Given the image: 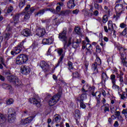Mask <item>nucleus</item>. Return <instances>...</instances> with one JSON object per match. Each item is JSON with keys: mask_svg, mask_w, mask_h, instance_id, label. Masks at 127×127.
Masks as SVG:
<instances>
[{"mask_svg": "<svg viewBox=\"0 0 127 127\" xmlns=\"http://www.w3.org/2000/svg\"><path fill=\"white\" fill-rule=\"evenodd\" d=\"M59 38L61 41L64 43V49H66L67 47H69L72 44V37H69L68 40L67 29L66 28H64L62 32L59 33Z\"/></svg>", "mask_w": 127, "mask_h": 127, "instance_id": "f257e3e1", "label": "nucleus"}, {"mask_svg": "<svg viewBox=\"0 0 127 127\" xmlns=\"http://www.w3.org/2000/svg\"><path fill=\"white\" fill-rule=\"evenodd\" d=\"M25 40L22 41L21 42L19 43L16 47L13 48L12 51H11V55L15 56L17 54H19L23 49H24V43Z\"/></svg>", "mask_w": 127, "mask_h": 127, "instance_id": "f03ea898", "label": "nucleus"}, {"mask_svg": "<svg viewBox=\"0 0 127 127\" xmlns=\"http://www.w3.org/2000/svg\"><path fill=\"white\" fill-rule=\"evenodd\" d=\"M62 96V90L58 91V93L53 96L49 101V105L51 107L54 106L55 104H57V102L60 100Z\"/></svg>", "mask_w": 127, "mask_h": 127, "instance_id": "7ed1b4c3", "label": "nucleus"}, {"mask_svg": "<svg viewBox=\"0 0 127 127\" xmlns=\"http://www.w3.org/2000/svg\"><path fill=\"white\" fill-rule=\"evenodd\" d=\"M16 117V110L13 108H10L8 110V122L10 124L14 123Z\"/></svg>", "mask_w": 127, "mask_h": 127, "instance_id": "20e7f679", "label": "nucleus"}, {"mask_svg": "<svg viewBox=\"0 0 127 127\" xmlns=\"http://www.w3.org/2000/svg\"><path fill=\"white\" fill-rule=\"evenodd\" d=\"M28 61V56L25 54H20L16 58L17 65H23Z\"/></svg>", "mask_w": 127, "mask_h": 127, "instance_id": "39448f33", "label": "nucleus"}, {"mask_svg": "<svg viewBox=\"0 0 127 127\" xmlns=\"http://www.w3.org/2000/svg\"><path fill=\"white\" fill-rule=\"evenodd\" d=\"M87 99V93H82L81 95L75 98V101L80 103V107L81 109H86V105L84 104V100Z\"/></svg>", "mask_w": 127, "mask_h": 127, "instance_id": "423d86ee", "label": "nucleus"}, {"mask_svg": "<svg viewBox=\"0 0 127 127\" xmlns=\"http://www.w3.org/2000/svg\"><path fill=\"white\" fill-rule=\"evenodd\" d=\"M115 10L117 12L116 16L117 18L121 17V15L124 13L126 7L123 4H116L115 7Z\"/></svg>", "mask_w": 127, "mask_h": 127, "instance_id": "0eeeda50", "label": "nucleus"}, {"mask_svg": "<svg viewBox=\"0 0 127 127\" xmlns=\"http://www.w3.org/2000/svg\"><path fill=\"white\" fill-rule=\"evenodd\" d=\"M7 80L9 81V82L12 83L13 85L16 86L17 87L21 86V84H22L20 80H19L17 77L14 75H10L8 76Z\"/></svg>", "mask_w": 127, "mask_h": 127, "instance_id": "6e6552de", "label": "nucleus"}, {"mask_svg": "<svg viewBox=\"0 0 127 127\" xmlns=\"http://www.w3.org/2000/svg\"><path fill=\"white\" fill-rule=\"evenodd\" d=\"M101 64L102 60H101L100 57L97 56L95 63L91 65L92 70H94V72L93 74H97V73H98V66H101Z\"/></svg>", "mask_w": 127, "mask_h": 127, "instance_id": "1a4fd4ad", "label": "nucleus"}, {"mask_svg": "<svg viewBox=\"0 0 127 127\" xmlns=\"http://www.w3.org/2000/svg\"><path fill=\"white\" fill-rule=\"evenodd\" d=\"M36 35H37L39 37H43L46 33L45 31V29L41 28L40 25L37 24L36 29H35Z\"/></svg>", "mask_w": 127, "mask_h": 127, "instance_id": "9d476101", "label": "nucleus"}, {"mask_svg": "<svg viewBox=\"0 0 127 127\" xmlns=\"http://www.w3.org/2000/svg\"><path fill=\"white\" fill-rule=\"evenodd\" d=\"M31 72V68L30 66L22 65L21 66V73L24 75H28Z\"/></svg>", "mask_w": 127, "mask_h": 127, "instance_id": "9b49d317", "label": "nucleus"}, {"mask_svg": "<svg viewBox=\"0 0 127 127\" xmlns=\"http://www.w3.org/2000/svg\"><path fill=\"white\" fill-rule=\"evenodd\" d=\"M34 118H35V116H31L24 119H22L20 121L21 125L25 126V125H27V124H30V123L33 121Z\"/></svg>", "mask_w": 127, "mask_h": 127, "instance_id": "f8f14e48", "label": "nucleus"}, {"mask_svg": "<svg viewBox=\"0 0 127 127\" xmlns=\"http://www.w3.org/2000/svg\"><path fill=\"white\" fill-rule=\"evenodd\" d=\"M36 9L35 7H30V4H27L24 9V11L28 14H32L34 11Z\"/></svg>", "mask_w": 127, "mask_h": 127, "instance_id": "ddd939ff", "label": "nucleus"}, {"mask_svg": "<svg viewBox=\"0 0 127 127\" xmlns=\"http://www.w3.org/2000/svg\"><path fill=\"white\" fill-rule=\"evenodd\" d=\"M40 65L44 72H47L50 68V65L47 63L45 62V61L41 62Z\"/></svg>", "mask_w": 127, "mask_h": 127, "instance_id": "4468645a", "label": "nucleus"}, {"mask_svg": "<svg viewBox=\"0 0 127 127\" xmlns=\"http://www.w3.org/2000/svg\"><path fill=\"white\" fill-rule=\"evenodd\" d=\"M29 101L31 104L35 105V106H36V107H37L38 108H39V107H40V99H37L35 98H30Z\"/></svg>", "mask_w": 127, "mask_h": 127, "instance_id": "2eb2a0df", "label": "nucleus"}, {"mask_svg": "<svg viewBox=\"0 0 127 127\" xmlns=\"http://www.w3.org/2000/svg\"><path fill=\"white\" fill-rule=\"evenodd\" d=\"M75 120L76 122L77 125H78L79 121V120L81 119V113L79 109H76L75 111Z\"/></svg>", "mask_w": 127, "mask_h": 127, "instance_id": "dca6fc26", "label": "nucleus"}, {"mask_svg": "<svg viewBox=\"0 0 127 127\" xmlns=\"http://www.w3.org/2000/svg\"><path fill=\"white\" fill-rule=\"evenodd\" d=\"M22 35L26 37H28L31 35V31L28 28L23 29L21 32Z\"/></svg>", "mask_w": 127, "mask_h": 127, "instance_id": "f3484780", "label": "nucleus"}, {"mask_svg": "<svg viewBox=\"0 0 127 127\" xmlns=\"http://www.w3.org/2000/svg\"><path fill=\"white\" fill-rule=\"evenodd\" d=\"M12 19L13 21H10L11 23H12L13 25H15L16 23H18L19 21V14H15L12 17Z\"/></svg>", "mask_w": 127, "mask_h": 127, "instance_id": "a211bd4d", "label": "nucleus"}, {"mask_svg": "<svg viewBox=\"0 0 127 127\" xmlns=\"http://www.w3.org/2000/svg\"><path fill=\"white\" fill-rule=\"evenodd\" d=\"M53 41H54V39L52 38V37L47 39V38H45L43 39L42 40V43L43 44L45 45H50V44H52L53 43Z\"/></svg>", "mask_w": 127, "mask_h": 127, "instance_id": "6ab92c4d", "label": "nucleus"}, {"mask_svg": "<svg viewBox=\"0 0 127 127\" xmlns=\"http://www.w3.org/2000/svg\"><path fill=\"white\" fill-rule=\"evenodd\" d=\"M120 53L121 56V60L122 62H123V60H126L127 56L126 55V49H124V48L121 47L119 49Z\"/></svg>", "mask_w": 127, "mask_h": 127, "instance_id": "aec40b11", "label": "nucleus"}, {"mask_svg": "<svg viewBox=\"0 0 127 127\" xmlns=\"http://www.w3.org/2000/svg\"><path fill=\"white\" fill-rule=\"evenodd\" d=\"M109 79V77H108V75H107V73L105 72H102L101 75V83L102 85H105L106 82L108 81V79Z\"/></svg>", "mask_w": 127, "mask_h": 127, "instance_id": "412c9836", "label": "nucleus"}, {"mask_svg": "<svg viewBox=\"0 0 127 127\" xmlns=\"http://www.w3.org/2000/svg\"><path fill=\"white\" fill-rule=\"evenodd\" d=\"M67 6L69 9L74 8V7L76 6V4H75V0H69L67 2Z\"/></svg>", "mask_w": 127, "mask_h": 127, "instance_id": "4be33fe9", "label": "nucleus"}, {"mask_svg": "<svg viewBox=\"0 0 127 127\" xmlns=\"http://www.w3.org/2000/svg\"><path fill=\"white\" fill-rule=\"evenodd\" d=\"M53 122H55V123H56V124H59V123L61 122V116H60V115H55Z\"/></svg>", "mask_w": 127, "mask_h": 127, "instance_id": "5701e85b", "label": "nucleus"}, {"mask_svg": "<svg viewBox=\"0 0 127 127\" xmlns=\"http://www.w3.org/2000/svg\"><path fill=\"white\" fill-rule=\"evenodd\" d=\"M68 69L70 72H73V71H76V68H74L73 66V63L71 62L68 61L67 62Z\"/></svg>", "mask_w": 127, "mask_h": 127, "instance_id": "b1692460", "label": "nucleus"}, {"mask_svg": "<svg viewBox=\"0 0 127 127\" xmlns=\"http://www.w3.org/2000/svg\"><path fill=\"white\" fill-rule=\"evenodd\" d=\"M89 89H90V86L88 83H85L82 88L81 89L82 93H85L87 94V92L89 91Z\"/></svg>", "mask_w": 127, "mask_h": 127, "instance_id": "393cba45", "label": "nucleus"}, {"mask_svg": "<svg viewBox=\"0 0 127 127\" xmlns=\"http://www.w3.org/2000/svg\"><path fill=\"white\" fill-rule=\"evenodd\" d=\"M72 79H79V78H80V76H81V74H80V73H79V72L75 70V71H73V72H72Z\"/></svg>", "mask_w": 127, "mask_h": 127, "instance_id": "a878e982", "label": "nucleus"}, {"mask_svg": "<svg viewBox=\"0 0 127 127\" xmlns=\"http://www.w3.org/2000/svg\"><path fill=\"white\" fill-rule=\"evenodd\" d=\"M108 29L109 30H114V25L116 26V24H113V21L110 20L108 21Z\"/></svg>", "mask_w": 127, "mask_h": 127, "instance_id": "bb28decb", "label": "nucleus"}, {"mask_svg": "<svg viewBox=\"0 0 127 127\" xmlns=\"http://www.w3.org/2000/svg\"><path fill=\"white\" fill-rule=\"evenodd\" d=\"M64 59V54H63V55H61L59 60L58 61L57 64H56L55 68H57L59 66H60V64H61V63H62V61Z\"/></svg>", "mask_w": 127, "mask_h": 127, "instance_id": "cd10ccee", "label": "nucleus"}, {"mask_svg": "<svg viewBox=\"0 0 127 127\" xmlns=\"http://www.w3.org/2000/svg\"><path fill=\"white\" fill-rule=\"evenodd\" d=\"M6 122V119L3 115L0 113V124H4Z\"/></svg>", "mask_w": 127, "mask_h": 127, "instance_id": "c85d7f7f", "label": "nucleus"}, {"mask_svg": "<svg viewBox=\"0 0 127 127\" xmlns=\"http://www.w3.org/2000/svg\"><path fill=\"white\" fill-rule=\"evenodd\" d=\"M103 107H104V113H106L107 112H110V105L108 104L103 105L101 108H103Z\"/></svg>", "mask_w": 127, "mask_h": 127, "instance_id": "c756f323", "label": "nucleus"}, {"mask_svg": "<svg viewBox=\"0 0 127 127\" xmlns=\"http://www.w3.org/2000/svg\"><path fill=\"white\" fill-rule=\"evenodd\" d=\"M2 88H3V89H5L6 90H11V89H12L11 86L6 83H3L2 84Z\"/></svg>", "mask_w": 127, "mask_h": 127, "instance_id": "7c9ffc66", "label": "nucleus"}, {"mask_svg": "<svg viewBox=\"0 0 127 127\" xmlns=\"http://www.w3.org/2000/svg\"><path fill=\"white\" fill-rule=\"evenodd\" d=\"M25 5V0H20L19 2V7L21 9Z\"/></svg>", "mask_w": 127, "mask_h": 127, "instance_id": "2f4dec72", "label": "nucleus"}, {"mask_svg": "<svg viewBox=\"0 0 127 127\" xmlns=\"http://www.w3.org/2000/svg\"><path fill=\"white\" fill-rule=\"evenodd\" d=\"M38 45L39 44L38 42H34V43L31 45L33 50H35V49H38Z\"/></svg>", "mask_w": 127, "mask_h": 127, "instance_id": "473e14b6", "label": "nucleus"}, {"mask_svg": "<svg viewBox=\"0 0 127 127\" xmlns=\"http://www.w3.org/2000/svg\"><path fill=\"white\" fill-rule=\"evenodd\" d=\"M94 7L96 9H98V10H103V7L102 5H100L97 3L94 4Z\"/></svg>", "mask_w": 127, "mask_h": 127, "instance_id": "72a5a7b5", "label": "nucleus"}, {"mask_svg": "<svg viewBox=\"0 0 127 127\" xmlns=\"http://www.w3.org/2000/svg\"><path fill=\"white\" fill-rule=\"evenodd\" d=\"M110 79L112 81V84H116L117 80H116V75L111 74L110 76Z\"/></svg>", "mask_w": 127, "mask_h": 127, "instance_id": "f704fd0d", "label": "nucleus"}, {"mask_svg": "<svg viewBox=\"0 0 127 127\" xmlns=\"http://www.w3.org/2000/svg\"><path fill=\"white\" fill-rule=\"evenodd\" d=\"M116 77L117 78H119V81L121 82V84H123L124 83V77L118 73H116Z\"/></svg>", "mask_w": 127, "mask_h": 127, "instance_id": "c9c22d12", "label": "nucleus"}, {"mask_svg": "<svg viewBox=\"0 0 127 127\" xmlns=\"http://www.w3.org/2000/svg\"><path fill=\"white\" fill-rule=\"evenodd\" d=\"M74 31L76 32V34H78V35H81V29H80V27H75L74 28Z\"/></svg>", "mask_w": 127, "mask_h": 127, "instance_id": "e433bc0d", "label": "nucleus"}, {"mask_svg": "<svg viewBox=\"0 0 127 127\" xmlns=\"http://www.w3.org/2000/svg\"><path fill=\"white\" fill-rule=\"evenodd\" d=\"M116 119V117L115 116V115H113L111 116V118H109L108 119V122L109 124H113V120H115Z\"/></svg>", "mask_w": 127, "mask_h": 127, "instance_id": "4c0bfd02", "label": "nucleus"}, {"mask_svg": "<svg viewBox=\"0 0 127 127\" xmlns=\"http://www.w3.org/2000/svg\"><path fill=\"white\" fill-rule=\"evenodd\" d=\"M84 68H85V73H87V70H88V66H89V62L85 61L84 63Z\"/></svg>", "mask_w": 127, "mask_h": 127, "instance_id": "58836bf2", "label": "nucleus"}, {"mask_svg": "<svg viewBox=\"0 0 127 127\" xmlns=\"http://www.w3.org/2000/svg\"><path fill=\"white\" fill-rule=\"evenodd\" d=\"M45 12V9H43L42 10H40L35 15H42Z\"/></svg>", "mask_w": 127, "mask_h": 127, "instance_id": "ea45409f", "label": "nucleus"}, {"mask_svg": "<svg viewBox=\"0 0 127 127\" xmlns=\"http://www.w3.org/2000/svg\"><path fill=\"white\" fill-rule=\"evenodd\" d=\"M13 6H10L8 7L7 9V13H10V12H12V11H13Z\"/></svg>", "mask_w": 127, "mask_h": 127, "instance_id": "a19ab883", "label": "nucleus"}, {"mask_svg": "<svg viewBox=\"0 0 127 127\" xmlns=\"http://www.w3.org/2000/svg\"><path fill=\"white\" fill-rule=\"evenodd\" d=\"M11 37V33L7 32L5 33V38L8 40Z\"/></svg>", "mask_w": 127, "mask_h": 127, "instance_id": "79ce46f5", "label": "nucleus"}, {"mask_svg": "<svg viewBox=\"0 0 127 127\" xmlns=\"http://www.w3.org/2000/svg\"><path fill=\"white\" fill-rule=\"evenodd\" d=\"M42 23H46L47 25H48L50 23V20L49 19L41 20Z\"/></svg>", "mask_w": 127, "mask_h": 127, "instance_id": "37998d69", "label": "nucleus"}, {"mask_svg": "<svg viewBox=\"0 0 127 127\" xmlns=\"http://www.w3.org/2000/svg\"><path fill=\"white\" fill-rule=\"evenodd\" d=\"M61 11V7L58 6L56 8V14H59V12Z\"/></svg>", "mask_w": 127, "mask_h": 127, "instance_id": "c03bdc74", "label": "nucleus"}, {"mask_svg": "<svg viewBox=\"0 0 127 127\" xmlns=\"http://www.w3.org/2000/svg\"><path fill=\"white\" fill-rule=\"evenodd\" d=\"M108 15H104L103 17V20H102L103 23H106V22H107V21H108Z\"/></svg>", "mask_w": 127, "mask_h": 127, "instance_id": "a18cd8bd", "label": "nucleus"}, {"mask_svg": "<svg viewBox=\"0 0 127 127\" xmlns=\"http://www.w3.org/2000/svg\"><path fill=\"white\" fill-rule=\"evenodd\" d=\"M6 104H7V105H12V104H13V99L11 98L9 99L6 101Z\"/></svg>", "mask_w": 127, "mask_h": 127, "instance_id": "49530a36", "label": "nucleus"}, {"mask_svg": "<svg viewBox=\"0 0 127 127\" xmlns=\"http://www.w3.org/2000/svg\"><path fill=\"white\" fill-rule=\"evenodd\" d=\"M57 53L59 54V56L63 55V49L59 48L57 50Z\"/></svg>", "mask_w": 127, "mask_h": 127, "instance_id": "de8ad7c7", "label": "nucleus"}, {"mask_svg": "<svg viewBox=\"0 0 127 127\" xmlns=\"http://www.w3.org/2000/svg\"><path fill=\"white\" fill-rule=\"evenodd\" d=\"M31 14H28L27 13L26 14H25L24 16V21H26L28 19H29V17H30V15Z\"/></svg>", "mask_w": 127, "mask_h": 127, "instance_id": "09e8293b", "label": "nucleus"}, {"mask_svg": "<svg viewBox=\"0 0 127 127\" xmlns=\"http://www.w3.org/2000/svg\"><path fill=\"white\" fill-rule=\"evenodd\" d=\"M86 49H88V50H93V47L92 46V45H91L89 43L86 44Z\"/></svg>", "mask_w": 127, "mask_h": 127, "instance_id": "8fccbe9b", "label": "nucleus"}, {"mask_svg": "<svg viewBox=\"0 0 127 127\" xmlns=\"http://www.w3.org/2000/svg\"><path fill=\"white\" fill-rule=\"evenodd\" d=\"M92 50H93L85 49V55H92Z\"/></svg>", "mask_w": 127, "mask_h": 127, "instance_id": "3c124183", "label": "nucleus"}, {"mask_svg": "<svg viewBox=\"0 0 127 127\" xmlns=\"http://www.w3.org/2000/svg\"><path fill=\"white\" fill-rule=\"evenodd\" d=\"M95 98L97 100L96 106L97 107H100V104L101 103V98H98V97L97 96H96Z\"/></svg>", "mask_w": 127, "mask_h": 127, "instance_id": "603ef678", "label": "nucleus"}, {"mask_svg": "<svg viewBox=\"0 0 127 127\" xmlns=\"http://www.w3.org/2000/svg\"><path fill=\"white\" fill-rule=\"evenodd\" d=\"M101 51V47H100V46L97 45L96 46V52L97 53H100Z\"/></svg>", "mask_w": 127, "mask_h": 127, "instance_id": "864d4df0", "label": "nucleus"}, {"mask_svg": "<svg viewBox=\"0 0 127 127\" xmlns=\"http://www.w3.org/2000/svg\"><path fill=\"white\" fill-rule=\"evenodd\" d=\"M113 84V88H114V89H117V90L118 91H120V86H119L118 85H117V84H116V83H112Z\"/></svg>", "mask_w": 127, "mask_h": 127, "instance_id": "5fc2aeb1", "label": "nucleus"}, {"mask_svg": "<svg viewBox=\"0 0 127 127\" xmlns=\"http://www.w3.org/2000/svg\"><path fill=\"white\" fill-rule=\"evenodd\" d=\"M117 111V109L115 108V107H112L110 108V111L112 114H115Z\"/></svg>", "mask_w": 127, "mask_h": 127, "instance_id": "6e6d98bb", "label": "nucleus"}, {"mask_svg": "<svg viewBox=\"0 0 127 127\" xmlns=\"http://www.w3.org/2000/svg\"><path fill=\"white\" fill-rule=\"evenodd\" d=\"M47 10H49V11H51V12H53V13L56 14V10H55V9L47 8Z\"/></svg>", "mask_w": 127, "mask_h": 127, "instance_id": "4d7b16f0", "label": "nucleus"}, {"mask_svg": "<svg viewBox=\"0 0 127 127\" xmlns=\"http://www.w3.org/2000/svg\"><path fill=\"white\" fill-rule=\"evenodd\" d=\"M122 34L125 36V35H127V28L126 27L125 29L123 30V31L122 33Z\"/></svg>", "mask_w": 127, "mask_h": 127, "instance_id": "13d9d810", "label": "nucleus"}, {"mask_svg": "<svg viewBox=\"0 0 127 127\" xmlns=\"http://www.w3.org/2000/svg\"><path fill=\"white\" fill-rule=\"evenodd\" d=\"M127 27V25L125 23H122L120 25L121 28H125Z\"/></svg>", "mask_w": 127, "mask_h": 127, "instance_id": "bf43d9fd", "label": "nucleus"}, {"mask_svg": "<svg viewBox=\"0 0 127 127\" xmlns=\"http://www.w3.org/2000/svg\"><path fill=\"white\" fill-rule=\"evenodd\" d=\"M122 114H123V115H125L126 118H127V110L124 109L122 111Z\"/></svg>", "mask_w": 127, "mask_h": 127, "instance_id": "052dcab7", "label": "nucleus"}, {"mask_svg": "<svg viewBox=\"0 0 127 127\" xmlns=\"http://www.w3.org/2000/svg\"><path fill=\"white\" fill-rule=\"evenodd\" d=\"M0 62L1 64L4 63V59L2 57H0Z\"/></svg>", "mask_w": 127, "mask_h": 127, "instance_id": "680f3d73", "label": "nucleus"}, {"mask_svg": "<svg viewBox=\"0 0 127 127\" xmlns=\"http://www.w3.org/2000/svg\"><path fill=\"white\" fill-rule=\"evenodd\" d=\"M72 47L75 49V48H77L78 47V45L76 44V43L73 42H72Z\"/></svg>", "mask_w": 127, "mask_h": 127, "instance_id": "e2e57ef3", "label": "nucleus"}, {"mask_svg": "<svg viewBox=\"0 0 127 127\" xmlns=\"http://www.w3.org/2000/svg\"><path fill=\"white\" fill-rule=\"evenodd\" d=\"M11 74V72H10V70H7L5 72V74L6 76H9Z\"/></svg>", "mask_w": 127, "mask_h": 127, "instance_id": "0e129e2a", "label": "nucleus"}, {"mask_svg": "<svg viewBox=\"0 0 127 127\" xmlns=\"http://www.w3.org/2000/svg\"><path fill=\"white\" fill-rule=\"evenodd\" d=\"M70 12H71L70 10H65L64 11V15H69V13H70Z\"/></svg>", "mask_w": 127, "mask_h": 127, "instance_id": "69168bd1", "label": "nucleus"}, {"mask_svg": "<svg viewBox=\"0 0 127 127\" xmlns=\"http://www.w3.org/2000/svg\"><path fill=\"white\" fill-rule=\"evenodd\" d=\"M6 31H7L8 32L10 33V31H11V28H10V26H7V27H6Z\"/></svg>", "mask_w": 127, "mask_h": 127, "instance_id": "338daca9", "label": "nucleus"}, {"mask_svg": "<svg viewBox=\"0 0 127 127\" xmlns=\"http://www.w3.org/2000/svg\"><path fill=\"white\" fill-rule=\"evenodd\" d=\"M0 81H4V80H5V78H4V76L1 75H0Z\"/></svg>", "mask_w": 127, "mask_h": 127, "instance_id": "774afa93", "label": "nucleus"}]
</instances>
